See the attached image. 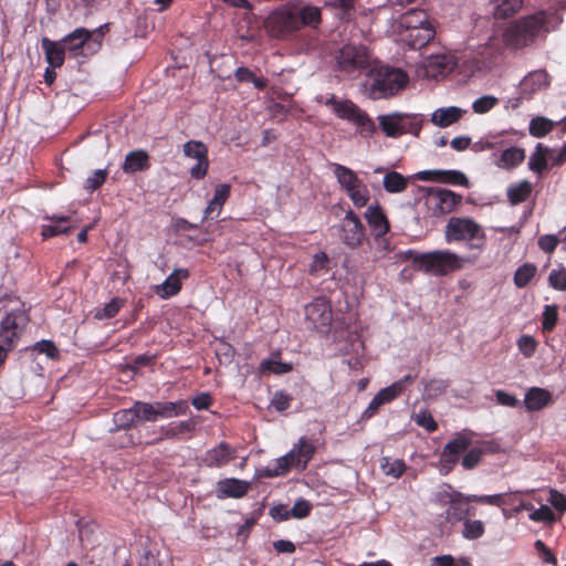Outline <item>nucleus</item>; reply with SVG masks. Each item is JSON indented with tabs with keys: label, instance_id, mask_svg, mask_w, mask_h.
Masks as SVG:
<instances>
[{
	"label": "nucleus",
	"instance_id": "nucleus-27",
	"mask_svg": "<svg viewBox=\"0 0 566 566\" xmlns=\"http://www.w3.org/2000/svg\"><path fill=\"white\" fill-rule=\"evenodd\" d=\"M294 463L298 470H305L308 461L315 453V447L305 437L298 439L297 443L290 450Z\"/></svg>",
	"mask_w": 566,
	"mask_h": 566
},
{
	"label": "nucleus",
	"instance_id": "nucleus-35",
	"mask_svg": "<svg viewBox=\"0 0 566 566\" xmlns=\"http://www.w3.org/2000/svg\"><path fill=\"white\" fill-rule=\"evenodd\" d=\"M248 491V484L237 479H226L218 483V492L223 496L241 497Z\"/></svg>",
	"mask_w": 566,
	"mask_h": 566
},
{
	"label": "nucleus",
	"instance_id": "nucleus-43",
	"mask_svg": "<svg viewBox=\"0 0 566 566\" xmlns=\"http://www.w3.org/2000/svg\"><path fill=\"white\" fill-rule=\"evenodd\" d=\"M555 124H556L555 122H553L546 117L537 116L535 118H532L530 122V127H528L530 134L537 138L544 137L549 132L553 130Z\"/></svg>",
	"mask_w": 566,
	"mask_h": 566
},
{
	"label": "nucleus",
	"instance_id": "nucleus-47",
	"mask_svg": "<svg viewBox=\"0 0 566 566\" xmlns=\"http://www.w3.org/2000/svg\"><path fill=\"white\" fill-rule=\"evenodd\" d=\"M449 387L446 379H431L424 385V396L428 399H436L443 395Z\"/></svg>",
	"mask_w": 566,
	"mask_h": 566
},
{
	"label": "nucleus",
	"instance_id": "nucleus-34",
	"mask_svg": "<svg viewBox=\"0 0 566 566\" xmlns=\"http://www.w3.org/2000/svg\"><path fill=\"white\" fill-rule=\"evenodd\" d=\"M300 21V29L304 25L316 27L321 22V10L314 6H294Z\"/></svg>",
	"mask_w": 566,
	"mask_h": 566
},
{
	"label": "nucleus",
	"instance_id": "nucleus-51",
	"mask_svg": "<svg viewBox=\"0 0 566 566\" xmlns=\"http://www.w3.org/2000/svg\"><path fill=\"white\" fill-rule=\"evenodd\" d=\"M411 419L421 428L426 429L428 432H433L437 430L438 424L433 419L432 415L428 410H420L418 413L411 416Z\"/></svg>",
	"mask_w": 566,
	"mask_h": 566
},
{
	"label": "nucleus",
	"instance_id": "nucleus-62",
	"mask_svg": "<svg viewBox=\"0 0 566 566\" xmlns=\"http://www.w3.org/2000/svg\"><path fill=\"white\" fill-rule=\"evenodd\" d=\"M559 242V239L554 234H544L538 238V247L541 250H543L545 253H552L557 244Z\"/></svg>",
	"mask_w": 566,
	"mask_h": 566
},
{
	"label": "nucleus",
	"instance_id": "nucleus-3",
	"mask_svg": "<svg viewBox=\"0 0 566 566\" xmlns=\"http://www.w3.org/2000/svg\"><path fill=\"white\" fill-rule=\"evenodd\" d=\"M447 243L465 242L469 250L484 251L485 232L480 223L470 217H451L444 228Z\"/></svg>",
	"mask_w": 566,
	"mask_h": 566
},
{
	"label": "nucleus",
	"instance_id": "nucleus-41",
	"mask_svg": "<svg viewBox=\"0 0 566 566\" xmlns=\"http://www.w3.org/2000/svg\"><path fill=\"white\" fill-rule=\"evenodd\" d=\"M137 412L139 413L140 421H157L161 419L159 401L156 402H143L136 401Z\"/></svg>",
	"mask_w": 566,
	"mask_h": 566
},
{
	"label": "nucleus",
	"instance_id": "nucleus-10",
	"mask_svg": "<svg viewBox=\"0 0 566 566\" xmlns=\"http://www.w3.org/2000/svg\"><path fill=\"white\" fill-rule=\"evenodd\" d=\"M307 327L321 334H327L333 322V311L325 297H316L305 306Z\"/></svg>",
	"mask_w": 566,
	"mask_h": 566
},
{
	"label": "nucleus",
	"instance_id": "nucleus-29",
	"mask_svg": "<svg viewBox=\"0 0 566 566\" xmlns=\"http://www.w3.org/2000/svg\"><path fill=\"white\" fill-rule=\"evenodd\" d=\"M230 191L231 187L228 184H220L216 187L213 197L205 209L203 220L210 218L213 213H216V216L220 214L223 205L230 197Z\"/></svg>",
	"mask_w": 566,
	"mask_h": 566
},
{
	"label": "nucleus",
	"instance_id": "nucleus-8",
	"mask_svg": "<svg viewBox=\"0 0 566 566\" xmlns=\"http://www.w3.org/2000/svg\"><path fill=\"white\" fill-rule=\"evenodd\" d=\"M462 196L442 188H430L424 195V206L431 217L451 213L461 203Z\"/></svg>",
	"mask_w": 566,
	"mask_h": 566
},
{
	"label": "nucleus",
	"instance_id": "nucleus-48",
	"mask_svg": "<svg viewBox=\"0 0 566 566\" xmlns=\"http://www.w3.org/2000/svg\"><path fill=\"white\" fill-rule=\"evenodd\" d=\"M484 534V524L479 520H465L462 535L467 539H476Z\"/></svg>",
	"mask_w": 566,
	"mask_h": 566
},
{
	"label": "nucleus",
	"instance_id": "nucleus-30",
	"mask_svg": "<svg viewBox=\"0 0 566 566\" xmlns=\"http://www.w3.org/2000/svg\"><path fill=\"white\" fill-rule=\"evenodd\" d=\"M400 25L406 31L420 29L422 27H433L426 11L420 9H411L403 13L400 18Z\"/></svg>",
	"mask_w": 566,
	"mask_h": 566
},
{
	"label": "nucleus",
	"instance_id": "nucleus-7",
	"mask_svg": "<svg viewBox=\"0 0 566 566\" xmlns=\"http://www.w3.org/2000/svg\"><path fill=\"white\" fill-rule=\"evenodd\" d=\"M378 122L385 135L392 138L405 134L418 136L422 126L419 115L398 112L379 115Z\"/></svg>",
	"mask_w": 566,
	"mask_h": 566
},
{
	"label": "nucleus",
	"instance_id": "nucleus-33",
	"mask_svg": "<svg viewBox=\"0 0 566 566\" xmlns=\"http://www.w3.org/2000/svg\"><path fill=\"white\" fill-rule=\"evenodd\" d=\"M292 468H296V464L294 463L293 454L287 452L270 463L264 470V475L269 478L285 475Z\"/></svg>",
	"mask_w": 566,
	"mask_h": 566
},
{
	"label": "nucleus",
	"instance_id": "nucleus-57",
	"mask_svg": "<svg viewBox=\"0 0 566 566\" xmlns=\"http://www.w3.org/2000/svg\"><path fill=\"white\" fill-rule=\"evenodd\" d=\"M549 285L557 291H566V270H553L548 275Z\"/></svg>",
	"mask_w": 566,
	"mask_h": 566
},
{
	"label": "nucleus",
	"instance_id": "nucleus-64",
	"mask_svg": "<svg viewBox=\"0 0 566 566\" xmlns=\"http://www.w3.org/2000/svg\"><path fill=\"white\" fill-rule=\"evenodd\" d=\"M548 160L554 166H559L566 161V143L559 149L548 148Z\"/></svg>",
	"mask_w": 566,
	"mask_h": 566
},
{
	"label": "nucleus",
	"instance_id": "nucleus-14",
	"mask_svg": "<svg viewBox=\"0 0 566 566\" xmlns=\"http://www.w3.org/2000/svg\"><path fill=\"white\" fill-rule=\"evenodd\" d=\"M457 61L454 55L444 49L431 53L422 61L423 75L429 78H438L450 73Z\"/></svg>",
	"mask_w": 566,
	"mask_h": 566
},
{
	"label": "nucleus",
	"instance_id": "nucleus-38",
	"mask_svg": "<svg viewBox=\"0 0 566 566\" xmlns=\"http://www.w3.org/2000/svg\"><path fill=\"white\" fill-rule=\"evenodd\" d=\"M382 186L389 193H400L407 189L408 178L397 171H389L384 176Z\"/></svg>",
	"mask_w": 566,
	"mask_h": 566
},
{
	"label": "nucleus",
	"instance_id": "nucleus-54",
	"mask_svg": "<svg viewBox=\"0 0 566 566\" xmlns=\"http://www.w3.org/2000/svg\"><path fill=\"white\" fill-rule=\"evenodd\" d=\"M530 520L537 523H553L555 522V514L547 505H541L539 509L532 510L530 514Z\"/></svg>",
	"mask_w": 566,
	"mask_h": 566
},
{
	"label": "nucleus",
	"instance_id": "nucleus-4",
	"mask_svg": "<svg viewBox=\"0 0 566 566\" xmlns=\"http://www.w3.org/2000/svg\"><path fill=\"white\" fill-rule=\"evenodd\" d=\"M469 261L450 250H436L415 258V263L419 270L436 276H444L464 268Z\"/></svg>",
	"mask_w": 566,
	"mask_h": 566
},
{
	"label": "nucleus",
	"instance_id": "nucleus-28",
	"mask_svg": "<svg viewBox=\"0 0 566 566\" xmlns=\"http://www.w3.org/2000/svg\"><path fill=\"white\" fill-rule=\"evenodd\" d=\"M42 49L45 53L46 62L51 69L60 67L64 63L65 49L60 41H52L46 38L41 41Z\"/></svg>",
	"mask_w": 566,
	"mask_h": 566
},
{
	"label": "nucleus",
	"instance_id": "nucleus-9",
	"mask_svg": "<svg viewBox=\"0 0 566 566\" xmlns=\"http://www.w3.org/2000/svg\"><path fill=\"white\" fill-rule=\"evenodd\" d=\"M297 12L294 6L280 8L265 20L268 32L275 38H282L300 30V21L296 17Z\"/></svg>",
	"mask_w": 566,
	"mask_h": 566
},
{
	"label": "nucleus",
	"instance_id": "nucleus-37",
	"mask_svg": "<svg viewBox=\"0 0 566 566\" xmlns=\"http://www.w3.org/2000/svg\"><path fill=\"white\" fill-rule=\"evenodd\" d=\"M148 166V155L143 150L130 151L127 154L123 170L125 172H136L145 169Z\"/></svg>",
	"mask_w": 566,
	"mask_h": 566
},
{
	"label": "nucleus",
	"instance_id": "nucleus-6",
	"mask_svg": "<svg viewBox=\"0 0 566 566\" xmlns=\"http://www.w3.org/2000/svg\"><path fill=\"white\" fill-rule=\"evenodd\" d=\"M325 104L332 107V111L342 119L353 123L360 135L370 136L374 134L376 126L371 118L361 111L352 101H337L334 95L325 101Z\"/></svg>",
	"mask_w": 566,
	"mask_h": 566
},
{
	"label": "nucleus",
	"instance_id": "nucleus-63",
	"mask_svg": "<svg viewBox=\"0 0 566 566\" xmlns=\"http://www.w3.org/2000/svg\"><path fill=\"white\" fill-rule=\"evenodd\" d=\"M34 349L46 357L55 359L59 356V350L51 340H40L35 344Z\"/></svg>",
	"mask_w": 566,
	"mask_h": 566
},
{
	"label": "nucleus",
	"instance_id": "nucleus-58",
	"mask_svg": "<svg viewBox=\"0 0 566 566\" xmlns=\"http://www.w3.org/2000/svg\"><path fill=\"white\" fill-rule=\"evenodd\" d=\"M504 494H492V495H467V502H478L494 506H501Z\"/></svg>",
	"mask_w": 566,
	"mask_h": 566
},
{
	"label": "nucleus",
	"instance_id": "nucleus-50",
	"mask_svg": "<svg viewBox=\"0 0 566 566\" xmlns=\"http://www.w3.org/2000/svg\"><path fill=\"white\" fill-rule=\"evenodd\" d=\"M261 371L282 375L292 370V365L275 359H264L260 365Z\"/></svg>",
	"mask_w": 566,
	"mask_h": 566
},
{
	"label": "nucleus",
	"instance_id": "nucleus-55",
	"mask_svg": "<svg viewBox=\"0 0 566 566\" xmlns=\"http://www.w3.org/2000/svg\"><path fill=\"white\" fill-rule=\"evenodd\" d=\"M122 307V301L119 298H113L102 310L95 313L96 319L112 318L114 317Z\"/></svg>",
	"mask_w": 566,
	"mask_h": 566
},
{
	"label": "nucleus",
	"instance_id": "nucleus-2",
	"mask_svg": "<svg viewBox=\"0 0 566 566\" xmlns=\"http://www.w3.org/2000/svg\"><path fill=\"white\" fill-rule=\"evenodd\" d=\"M407 83L408 75L403 71L380 66L370 70L365 83V91L373 99L387 98L405 88Z\"/></svg>",
	"mask_w": 566,
	"mask_h": 566
},
{
	"label": "nucleus",
	"instance_id": "nucleus-42",
	"mask_svg": "<svg viewBox=\"0 0 566 566\" xmlns=\"http://www.w3.org/2000/svg\"><path fill=\"white\" fill-rule=\"evenodd\" d=\"M159 408H160L161 419H168V418L185 415L188 410V403L186 400H178L175 402L159 401Z\"/></svg>",
	"mask_w": 566,
	"mask_h": 566
},
{
	"label": "nucleus",
	"instance_id": "nucleus-45",
	"mask_svg": "<svg viewBox=\"0 0 566 566\" xmlns=\"http://www.w3.org/2000/svg\"><path fill=\"white\" fill-rule=\"evenodd\" d=\"M536 273V266L532 263L521 265L514 274V283L517 287H525Z\"/></svg>",
	"mask_w": 566,
	"mask_h": 566
},
{
	"label": "nucleus",
	"instance_id": "nucleus-21",
	"mask_svg": "<svg viewBox=\"0 0 566 566\" xmlns=\"http://www.w3.org/2000/svg\"><path fill=\"white\" fill-rule=\"evenodd\" d=\"M235 458V450L229 444L221 442L213 449L207 451L203 462L208 467L220 468L229 463Z\"/></svg>",
	"mask_w": 566,
	"mask_h": 566
},
{
	"label": "nucleus",
	"instance_id": "nucleus-15",
	"mask_svg": "<svg viewBox=\"0 0 566 566\" xmlns=\"http://www.w3.org/2000/svg\"><path fill=\"white\" fill-rule=\"evenodd\" d=\"M182 151L186 158L196 160V165L190 168V176L198 180L205 178L209 168L207 146L199 140H189L184 144Z\"/></svg>",
	"mask_w": 566,
	"mask_h": 566
},
{
	"label": "nucleus",
	"instance_id": "nucleus-25",
	"mask_svg": "<svg viewBox=\"0 0 566 566\" xmlns=\"http://www.w3.org/2000/svg\"><path fill=\"white\" fill-rule=\"evenodd\" d=\"M434 35L436 30L433 27H422L420 29L405 31L402 40L411 49H422L433 40Z\"/></svg>",
	"mask_w": 566,
	"mask_h": 566
},
{
	"label": "nucleus",
	"instance_id": "nucleus-59",
	"mask_svg": "<svg viewBox=\"0 0 566 566\" xmlns=\"http://www.w3.org/2000/svg\"><path fill=\"white\" fill-rule=\"evenodd\" d=\"M311 509L312 506L308 501L300 499L294 503L293 507L289 510L290 516L295 518H304L310 514Z\"/></svg>",
	"mask_w": 566,
	"mask_h": 566
},
{
	"label": "nucleus",
	"instance_id": "nucleus-23",
	"mask_svg": "<svg viewBox=\"0 0 566 566\" xmlns=\"http://www.w3.org/2000/svg\"><path fill=\"white\" fill-rule=\"evenodd\" d=\"M417 177L420 180H429L434 177L437 180H442L452 185L468 186L469 181L467 176L458 170H424L418 172Z\"/></svg>",
	"mask_w": 566,
	"mask_h": 566
},
{
	"label": "nucleus",
	"instance_id": "nucleus-11",
	"mask_svg": "<svg viewBox=\"0 0 566 566\" xmlns=\"http://www.w3.org/2000/svg\"><path fill=\"white\" fill-rule=\"evenodd\" d=\"M28 321V315L23 308L11 307L0 323V344L13 348Z\"/></svg>",
	"mask_w": 566,
	"mask_h": 566
},
{
	"label": "nucleus",
	"instance_id": "nucleus-1",
	"mask_svg": "<svg viewBox=\"0 0 566 566\" xmlns=\"http://www.w3.org/2000/svg\"><path fill=\"white\" fill-rule=\"evenodd\" d=\"M562 22L556 11H539L511 23L503 32V43L512 50H520L534 43L537 38L555 30Z\"/></svg>",
	"mask_w": 566,
	"mask_h": 566
},
{
	"label": "nucleus",
	"instance_id": "nucleus-44",
	"mask_svg": "<svg viewBox=\"0 0 566 566\" xmlns=\"http://www.w3.org/2000/svg\"><path fill=\"white\" fill-rule=\"evenodd\" d=\"M532 191V186L528 181H521L507 189V197L512 205H517L525 201Z\"/></svg>",
	"mask_w": 566,
	"mask_h": 566
},
{
	"label": "nucleus",
	"instance_id": "nucleus-32",
	"mask_svg": "<svg viewBox=\"0 0 566 566\" xmlns=\"http://www.w3.org/2000/svg\"><path fill=\"white\" fill-rule=\"evenodd\" d=\"M493 15L505 19L521 10L523 0H491Z\"/></svg>",
	"mask_w": 566,
	"mask_h": 566
},
{
	"label": "nucleus",
	"instance_id": "nucleus-5",
	"mask_svg": "<svg viewBox=\"0 0 566 566\" xmlns=\"http://www.w3.org/2000/svg\"><path fill=\"white\" fill-rule=\"evenodd\" d=\"M333 174L340 188L346 192L355 207L363 208L369 201V190L357 174L340 164H332Z\"/></svg>",
	"mask_w": 566,
	"mask_h": 566
},
{
	"label": "nucleus",
	"instance_id": "nucleus-61",
	"mask_svg": "<svg viewBox=\"0 0 566 566\" xmlns=\"http://www.w3.org/2000/svg\"><path fill=\"white\" fill-rule=\"evenodd\" d=\"M329 259L325 252L316 253L311 264V273L319 274L322 271H326Z\"/></svg>",
	"mask_w": 566,
	"mask_h": 566
},
{
	"label": "nucleus",
	"instance_id": "nucleus-22",
	"mask_svg": "<svg viewBox=\"0 0 566 566\" xmlns=\"http://www.w3.org/2000/svg\"><path fill=\"white\" fill-rule=\"evenodd\" d=\"M44 219L50 223L42 226L41 235L43 239L67 233L73 228L70 216L53 214L45 216Z\"/></svg>",
	"mask_w": 566,
	"mask_h": 566
},
{
	"label": "nucleus",
	"instance_id": "nucleus-60",
	"mask_svg": "<svg viewBox=\"0 0 566 566\" xmlns=\"http://www.w3.org/2000/svg\"><path fill=\"white\" fill-rule=\"evenodd\" d=\"M385 235L386 234H380L379 237L374 235L375 260L384 258L390 251V242Z\"/></svg>",
	"mask_w": 566,
	"mask_h": 566
},
{
	"label": "nucleus",
	"instance_id": "nucleus-46",
	"mask_svg": "<svg viewBox=\"0 0 566 566\" xmlns=\"http://www.w3.org/2000/svg\"><path fill=\"white\" fill-rule=\"evenodd\" d=\"M380 468L386 475L394 478L401 476L406 471V464L402 460H391L387 457L381 459Z\"/></svg>",
	"mask_w": 566,
	"mask_h": 566
},
{
	"label": "nucleus",
	"instance_id": "nucleus-53",
	"mask_svg": "<svg viewBox=\"0 0 566 566\" xmlns=\"http://www.w3.org/2000/svg\"><path fill=\"white\" fill-rule=\"evenodd\" d=\"M401 394V385L392 382L388 387L380 389L376 394V397L380 400V403L386 405L395 400Z\"/></svg>",
	"mask_w": 566,
	"mask_h": 566
},
{
	"label": "nucleus",
	"instance_id": "nucleus-24",
	"mask_svg": "<svg viewBox=\"0 0 566 566\" xmlns=\"http://www.w3.org/2000/svg\"><path fill=\"white\" fill-rule=\"evenodd\" d=\"M364 217L370 227L373 235L379 237L380 234H386L389 231V222L378 205L369 206L365 211Z\"/></svg>",
	"mask_w": 566,
	"mask_h": 566
},
{
	"label": "nucleus",
	"instance_id": "nucleus-19",
	"mask_svg": "<svg viewBox=\"0 0 566 566\" xmlns=\"http://www.w3.org/2000/svg\"><path fill=\"white\" fill-rule=\"evenodd\" d=\"M467 113V109L459 106L439 107L432 112L430 122L437 127L447 128L460 122Z\"/></svg>",
	"mask_w": 566,
	"mask_h": 566
},
{
	"label": "nucleus",
	"instance_id": "nucleus-31",
	"mask_svg": "<svg viewBox=\"0 0 566 566\" xmlns=\"http://www.w3.org/2000/svg\"><path fill=\"white\" fill-rule=\"evenodd\" d=\"M91 35L92 33L88 30L78 28L64 36L60 42H62L65 50L77 54L78 50L90 40Z\"/></svg>",
	"mask_w": 566,
	"mask_h": 566
},
{
	"label": "nucleus",
	"instance_id": "nucleus-17",
	"mask_svg": "<svg viewBox=\"0 0 566 566\" xmlns=\"http://www.w3.org/2000/svg\"><path fill=\"white\" fill-rule=\"evenodd\" d=\"M471 444V438L467 433H459L453 440L448 442L440 455V463L449 472L459 461L460 455Z\"/></svg>",
	"mask_w": 566,
	"mask_h": 566
},
{
	"label": "nucleus",
	"instance_id": "nucleus-56",
	"mask_svg": "<svg viewBox=\"0 0 566 566\" xmlns=\"http://www.w3.org/2000/svg\"><path fill=\"white\" fill-rule=\"evenodd\" d=\"M557 322V306L556 305H545L543 312V321L542 326L546 332H551Z\"/></svg>",
	"mask_w": 566,
	"mask_h": 566
},
{
	"label": "nucleus",
	"instance_id": "nucleus-39",
	"mask_svg": "<svg viewBox=\"0 0 566 566\" xmlns=\"http://www.w3.org/2000/svg\"><path fill=\"white\" fill-rule=\"evenodd\" d=\"M524 158L525 153L522 148L511 147L501 154L496 165L500 168H512L520 165Z\"/></svg>",
	"mask_w": 566,
	"mask_h": 566
},
{
	"label": "nucleus",
	"instance_id": "nucleus-13",
	"mask_svg": "<svg viewBox=\"0 0 566 566\" xmlns=\"http://www.w3.org/2000/svg\"><path fill=\"white\" fill-rule=\"evenodd\" d=\"M339 238L349 249H358L366 239L365 227L353 210H348L340 222Z\"/></svg>",
	"mask_w": 566,
	"mask_h": 566
},
{
	"label": "nucleus",
	"instance_id": "nucleus-20",
	"mask_svg": "<svg viewBox=\"0 0 566 566\" xmlns=\"http://www.w3.org/2000/svg\"><path fill=\"white\" fill-rule=\"evenodd\" d=\"M549 84L548 74L544 70L530 72L520 82V91L523 96L530 97L533 94L545 90Z\"/></svg>",
	"mask_w": 566,
	"mask_h": 566
},
{
	"label": "nucleus",
	"instance_id": "nucleus-36",
	"mask_svg": "<svg viewBox=\"0 0 566 566\" xmlns=\"http://www.w3.org/2000/svg\"><path fill=\"white\" fill-rule=\"evenodd\" d=\"M114 423L117 429H127L134 426L139 420L136 402L128 409H122L114 413Z\"/></svg>",
	"mask_w": 566,
	"mask_h": 566
},
{
	"label": "nucleus",
	"instance_id": "nucleus-52",
	"mask_svg": "<svg viewBox=\"0 0 566 566\" xmlns=\"http://www.w3.org/2000/svg\"><path fill=\"white\" fill-rule=\"evenodd\" d=\"M516 345L518 347V350L522 353V355L526 358L532 357L537 347L536 339L531 335H522L517 342Z\"/></svg>",
	"mask_w": 566,
	"mask_h": 566
},
{
	"label": "nucleus",
	"instance_id": "nucleus-26",
	"mask_svg": "<svg viewBox=\"0 0 566 566\" xmlns=\"http://www.w3.org/2000/svg\"><path fill=\"white\" fill-rule=\"evenodd\" d=\"M552 394L544 388L532 387L524 397V406L528 411L541 410L552 403Z\"/></svg>",
	"mask_w": 566,
	"mask_h": 566
},
{
	"label": "nucleus",
	"instance_id": "nucleus-16",
	"mask_svg": "<svg viewBox=\"0 0 566 566\" xmlns=\"http://www.w3.org/2000/svg\"><path fill=\"white\" fill-rule=\"evenodd\" d=\"M465 497L467 495L453 490L450 485H444L438 493L439 501L449 504L446 511L448 522H459L469 514V509L462 505V501H465Z\"/></svg>",
	"mask_w": 566,
	"mask_h": 566
},
{
	"label": "nucleus",
	"instance_id": "nucleus-40",
	"mask_svg": "<svg viewBox=\"0 0 566 566\" xmlns=\"http://www.w3.org/2000/svg\"><path fill=\"white\" fill-rule=\"evenodd\" d=\"M548 148L542 144H537L535 151L531 155L528 160V167L531 170L541 174L547 167L548 160Z\"/></svg>",
	"mask_w": 566,
	"mask_h": 566
},
{
	"label": "nucleus",
	"instance_id": "nucleus-12",
	"mask_svg": "<svg viewBox=\"0 0 566 566\" xmlns=\"http://www.w3.org/2000/svg\"><path fill=\"white\" fill-rule=\"evenodd\" d=\"M371 55L366 46L359 44H346L336 55V62L340 71L354 72L365 69L370 64Z\"/></svg>",
	"mask_w": 566,
	"mask_h": 566
},
{
	"label": "nucleus",
	"instance_id": "nucleus-18",
	"mask_svg": "<svg viewBox=\"0 0 566 566\" xmlns=\"http://www.w3.org/2000/svg\"><path fill=\"white\" fill-rule=\"evenodd\" d=\"M188 276L189 271L187 269H175L161 284L154 287V291L160 298L167 300L179 293L182 281L188 279Z\"/></svg>",
	"mask_w": 566,
	"mask_h": 566
},
{
	"label": "nucleus",
	"instance_id": "nucleus-49",
	"mask_svg": "<svg viewBox=\"0 0 566 566\" xmlns=\"http://www.w3.org/2000/svg\"><path fill=\"white\" fill-rule=\"evenodd\" d=\"M499 104V98L493 95H483L472 103V109L476 114H485Z\"/></svg>",
	"mask_w": 566,
	"mask_h": 566
}]
</instances>
